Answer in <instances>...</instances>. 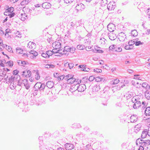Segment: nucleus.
I'll return each instance as SVG.
<instances>
[{
	"instance_id": "nucleus-48",
	"label": "nucleus",
	"mask_w": 150,
	"mask_h": 150,
	"mask_svg": "<svg viewBox=\"0 0 150 150\" xmlns=\"http://www.w3.org/2000/svg\"><path fill=\"white\" fill-rule=\"evenodd\" d=\"M116 47V45H113L110 46L109 47V50H114L115 51V49Z\"/></svg>"
},
{
	"instance_id": "nucleus-37",
	"label": "nucleus",
	"mask_w": 150,
	"mask_h": 150,
	"mask_svg": "<svg viewBox=\"0 0 150 150\" xmlns=\"http://www.w3.org/2000/svg\"><path fill=\"white\" fill-rule=\"evenodd\" d=\"M55 66L52 64H47L45 65V68L48 69L53 68L55 67Z\"/></svg>"
},
{
	"instance_id": "nucleus-46",
	"label": "nucleus",
	"mask_w": 150,
	"mask_h": 150,
	"mask_svg": "<svg viewBox=\"0 0 150 150\" xmlns=\"http://www.w3.org/2000/svg\"><path fill=\"white\" fill-rule=\"evenodd\" d=\"M72 76H73L72 75L70 74H68L66 76L64 75V80H65L67 81L69 80V79H70L71 78Z\"/></svg>"
},
{
	"instance_id": "nucleus-49",
	"label": "nucleus",
	"mask_w": 150,
	"mask_h": 150,
	"mask_svg": "<svg viewBox=\"0 0 150 150\" xmlns=\"http://www.w3.org/2000/svg\"><path fill=\"white\" fill-rule=\"evenodd\" d=\"M111 24H108V30L111 32H113L114 31V28H112L111 27Z\"/></svg>"
},
{
	"instance_id": "nucleus-22",
	"label": "nucleus",
	"mask_w": 150,
	"mask_h": 150,
	"mask_svg": "<svg viewBox=\"0 0 150 150\" xmlns=\"http://www.w3.org/2000/svg\"><path fill=\"white\" fill-rule=\"evenodd\" d=\"M19 18L22 21H24L28 18L27 15L25 13H21L19 16Z\"/></svg>"
},
{
	"instance_id": "nucleus-4",
	"label": "nucleus",
	"mask_w": 150,
	"mask_h": 150,
	"mask_svg": "<svg viewBox=\"0 0 150 150\" xmlns=\"http://www.w3.org/2000/svg\"><path fill=\"white\" fill-rule=\"evenodd\" d=\"M52 52L51 50H48L46 52L42 51L40 53L41 54V56L43 57L46 58H48L50 57V56L52 55Z\"/></svg>"
},
{
	"instance_id": "nucleus-33",
	"label": "nucleus",
	"mask_w": 150,
	"mask_h": 150,
	"mask_svg": "<svg viewBox=\"0 0 150 150\" xmlns=\"http://www.w3.org/2000/svg\"><path fill=\"white\" fill-rule=\"evenodd\" d=\"M100 89V87L99 85L97 84L94 86L93 88V90L95 91H98Z\"/></svg>"
},
{
	"instance_id": "nucleus-14",
	"label": "nucleus",
	"mask_w": 150,
	"mask_h": 150,
	"mask_svg": "<svg viewBox=\"0 0 150 150\" xmlns=\"http://www.w3.org/2000/svg\"><path fill=\"white\" fill-rule=\"evenodd\" d=\"M130 120L131 122H137L138 120V116L136 115H132L130 117Z\"/></svg>"
},
{
	"instance_id": "nucleus-3",
	"label": "nucleus",
	"mask_w": 150,
	"mask_h": 150,
	"mask_svg": "<svg viewBox=\"0 0 150 150\" xmlns=\"http://www.w3.org/2000/svg\"><path fill=\"white\" fill-rule=\"evenodd\" d=\"M64 50L66 52H69L72 53H74L76 49L73 46L70 47L69 46H66L64 47Z\"/></svg>"
},
{
	"instance_id": "nucleus-26",
	"label": "nucleus",
	"mask_w": 150,
	"mask_h": 150,
	"mask_svg": "<svg viewBox=\"0 0 150 150\" xmlns=\"http://www.w3.org/2000/svg\"><path fill=\"white\" fill-rule=\"evenodd\" d=\"M147 131V129H144V130L142 131L141 135L142 138H144L146 137L147 135H148V133Z\"/></svg>"
},
{
	"instance_id": "nucleus-16",
	"label": "nucleus",
	"mask_w": 150,
	"mask_h": 150,
	"mask_svg": "<svg viewBox=\"0 0 150 150\" xmlns=\"http://www.w3.org/2000/svg\"><path fill=\"white\" fill-rule=\"evenodd\" d=\"M9 82L10 83V87L11 89H14L17 88L16 81Z\"/></svg>"
},
{
	"instance_id": "nucleus-53",
	"label": "nucleus",
	"mask_w": 150,
	"mask_h": 150,
	"mask_svg": "<svg viewBox=\"0 0 150 150\" xmlns=\"http://www.w3.org/2000/svg\"><path fill=\"white\" fill-rule=\"evenodd\" d=\"M122 48L120 47H117V46L116 45V47L115 49V51H117L118 52H120L122 51Z\"/></svg>"
},
{
	"instance_id": "nucleus-23",
	"label": "nucleus",
	"mask_w": 150,
	"mask_h": 150,
	"mask_svg": "<svg viewBox=\"0 0 150 150\" xmlns=\"http://www.w3.org/2000/svg\"><path fill=\"white\" fill-rule=\"evenodd\" d=\"M31 98L30 104L31 105H33L34 104L37 105V103H36L35 97L33 96L32 98V96H31Z\"/></svg>"
},
{
	"instance_id": "nucleus-6",
	"label": "nucleus",
	"mask_w": 150,
	"mask_h": 150,
	"mask_svg": "<svg viewBox=\"0 0 150 150\" xmlns=\"http://www.w3.org/2000/svg\"><path fill=\"white\" fill-rule=\"evenodd\" d=\"M85 8L84 5L82 3L77 4L75 7V9L78 12L81 11L83 10Z\"/></svg>"
},
{
	"instance_id": "nucleus-58",
	"label": "nucleus",
	"mask_w": 150,
	"mask_h": 150,
	"mask_svg": "<svg viewBox=\"0 0 150 150\" xmlns=\"http://www.w3.org/2000/svg\"><path fill=\"white\" fill-rule=\"evenodd\" d=\"M94 71L97 73H98L102 72V70L101 69H95L93 70Z\"/></svg>"
},
{
	"instance_id": "nucleus-62",
	"label": "nucleus",
	"mask_w": 150,
	"mask_h": 150,
	"mask_svg": "<svg viewBox=\"0 0 150 150\" xmlns=\"http://www.w3.org/2000/svg\"><path fill=\"white\" fill-rule=\"evenodd\" d=\"M115 105L116 107L121 108L122 106V105L121 102H117L115 104Z\"/></svg>"
},
{
	"instance_id": "nucleus-41",
	"label": "nucleus",
	"mask_w": 150,
	"mask_h": 150,
	"mask_svg": "<svg viewBox=\"0 0 150 150\" xmlns=\"http://www.w3.org/2000/svg\"><path fill=\"white\" fill-rule=\"evenodd\" d=\"M120 82V80L118 79H116L113 80L112 82L113 84L115 85Z\"/></svg>"
},
{
	"instance_id": "nucleus-44",
	"label": "nucleus",
	"mask_w": 150,
	"mask_h": 150,
	"mask_svg": "<svg viewBox=\"0 0 150 150\" xmlns=\"http://www.w3.org/2000/svg\"><path fill=\"white\" fill-rule=\"evenodd\" d=\"M85 46L83 45H78L77 46V48L78 50H81L84 49Z\"/></svg>"
},
{
	"instance_id": "nucleus-50",
	"label": "nucleus",
	"mask_w": 150,
	"mask_h": 150,
	"mask_svg": "<svg viewBox=\"0 0 150 150\" xmlns=\"http://www.w3.org/2000/svg\"><path fill=\"white\" fill-rule=\"evenodd\" d=\"M6 64L8 65L10 67H12L13 65V62L12 61H9L6 63Z\"/></svg>"
},
{
	"instance_id": "nucleus-45",
	"label": "nucleus",
	"mask_w": 150,
	"mask_h": 150,
	"mask_svg": "<svg viewBox=\"0 0 150 150\" xmlns=\"http://www.w3.org/2000/svg\"><path fill=\"white\" fill-rule=\"evenodd\" d=\"M16 50L17 53L18 54H22L23 53V50L20 48L17 47L16 48Z\"/></svg>"
},
{
	"instance_id": "nucleus-13",
	"label": "nucleus",
	"mask_w": 150,
	"mask_h": 150,
	"mask_svg": "<svg viewBox=\"0 0 150 150\" xmlns=\"http://www.w3.org/2000/svg\"><path fill=\"white\" fill-rule=\"evenodd\" d=\"M144 140L142 139V138H139L136 141V144L137 146H144Z\"/></svg>"
},
{
	"instance_id": "nucleus-24",
	"label": "nucleus",
	"mask_w": 150,
	"mask_h": 150,
	"mask_svg": "<svg viewBox=\"0 0 150 150\" xmlns=\"http://www.w3.org/2000/svg\"><path fill=\"white\" fill-rule=\"evenodd\" d=\"M54 84V83L53 81H49L46 83V86L48 88H51L53 87Z\"/></svg>"
},
{
	"instance_id": "nucleus-5",
	"label": "nucleus",
	"mask_w": 150,
	"mask_h": 150,
	"mask_svg": "<svg viewBox=\"0 0 150 150\" xmlns=\"http://www.w3.org/2000/svg\"><path fill=\"white\" fill-rule=\"evenodd\" d=\"M36 89H38L40 91H42L44 89L45 85L44 83H41L40 82H37L34 86Z\"/></svg>"
},
{
	"instance_id": "nucleus-15",
	"label": "nucleus",
	"mask_w": 150,
	"mask_h": 150,
	"mask_svg": "<svg viewBox=\"0 0 150 150\" xmlns=\"http://www.w3.org/2000/svg\"><path fill=\"white\" fill-rule=\"evenodd\" d=\"M52 46L55 49H59L61 47V43L58 42H55L53 43Z\"/></svg>"
},
{
	"instance_id": "nucleus-51",
	"label": "nucleus",
	"mask_w": 150,
	"mask_h": 150,
	"mask_svg": "<svg viewBox=\"0 0 150 150\" xmlns=\"http://www.w3.org/2000/svg\"><path fill=\"white\" fill-rule=\"evenodd\" d=\"M19 73V71L18 70H15L13 71V76H17L18 75H19L18 74V73Z\"/></svg>"
},
{
	"instance_id": "nucleus-61",
	"label": "nucleus",
	"mask_w": 150,
	"mask_h": 150,
	"mask_svg": "<svg viewBox=\"0 0 150 150\" xmlns=\"http://www.w3.org/2000/svg\"><path fill=\"white\" fill-rule=\"evenodd\" d=\"M24 86L25 87V88L27 90H28L30 88V86L28 83H25Z\"/></svg>"
},
{
	"instance_id": "nucleus-7",
	"label": "nucleus",
	"mask_w": 150,
	"mask_h": 150,
	"mask_svg": "<svg viewBox=\"0 0 150 150\" xmlns=\"http://www.w3.org/2000/svg\"><path fill=\"white\" fill-rule=\"evenodd\" d=\"M39 144L40 150H49L50 147L42 143V142L40 141Z\"/></svg>"
},
{
	"instance_id": "nucleus-8",
	"label": "nucleus",
	"mask_w": 150,
	"mask_h": 150,
	"mask_svg": "<svg viewBox=\"0 0 150 150\" xmlns=\"http://www.w3.org/2000/svg\"><path fill=\"white\" fill-rule=\"evenodd\" d=\"M77 90L79 92H82L86 89V86L84 84H77Z\"/></svg>"
},
{
	"instance_id": "nucleus-1",
	"label": "nucleus",
	"mask_w": 150,
	"mask_h": 150,
	"mask_svg": "<svg viewBox=\"0 0 150 150\" xmlns=\"http://www.w3.org/2000/svg\"><path fill=\"white\" fill-rule=\"evenodd\" d=\"M139 99L137 96H134L132 98V102L134 103L133 105V107L134 109H138L139 107H141V103Z\"/></svg>"
},
{
	"instance_id": "nucleus-39",
	"label": "nucleus",
	"mask_w": 150,
	"mask_h": 150,
	"mask_svg": "<svg viewBox=\"0 0 150 150\" xmlns=\"http://www.w3.org/2000/svg\"><path fill=\"white\" fill-rule=\"evenodd\" d=\"M6 73L5 74L3 70H0V76L1 77H5L6 76Z\"/></svg>"
},
{
	"instance_id": "nucleus-2",
	"label": "nucleus",
	"mask_w": 150,
	"mask_h": 150,
	"mask_svg": "<svg viewBox=\"0 0 150 150\" xmlns=\"http://www.w3.org/2000/svg\"><path fill=\"white\" fill-rule=\"evenodd\" d=\"M14 10V8L12 7H10L9 9L6 10L4 12V15L6 16H9L10 18L14 17L15 15V13L13 12Z\"/></svg>"
},
{
	"instance_id": "nucleus-18",
	"label": "nucleus",
	"mask_w": 150,
	"mask_h": 150,
	"mask_svg": "<svg viewBox=\"0 0 150 150\" xmlns=\"http://www.w3.org/2000/svg\"><path fill=\"white\" fill-rule=\"evenodd\" d=\"M32 12L31 14H32L33 16H35L38 15L39 13V11L38 10L37 8L33 7L31 8Z\"/></svg>"
},
{
	"instance_id": "nucleus-56",
	"label": "nucleus",
	"mask_w": 150,
	"mask_h": 150,
	"mask_svg": "<svg viewBox=\"0 0 150 150\" xmlns=\"http://www.w3.org/2000/svg\"><path fill=\"white\" fill-rule=\"evenodd\" d=\"M124 47L125 49L126 50L132 49L133 48V47H131L129 45H125Z\"/></svg>"
},
{
	"instance_id": "nucleus-19",
	"label": "nucleus",
	"mask_w": 150,
	"mask_h": 150,
	"mask_svg": "<svg viewBox=\"0 0 150 150\" xmlns=\"http://www.w3.org/2000/svg\"><path fill=\"white\" fill-rule=\"evenodd\" d=\"M42 6L44 8H49L51 7V4L49 3L45 2L42 4Z\"/></svg>"
},
{
	"instance_id": "nucleus-54",
	"label": "nucleus",
	"mask_w": 150,
	"mask_h": 150,
	"mask_svg": "<svg viewBox=\"0 0 150 150\" xmlns=\"http://www.w3.org/2000/svg\"><path fill=\"white\" fill-rule=\"evenodd\" d=\"M58 80H62L63 79H65L64 75H63L58 76Z\"/></svg>"
},
{
	"instance_id": "nucleus-57",
	"label": "nucleus",
	"mask_w": 150,
	"mask_h": 150,
	"mask_svg": "<svg viewBox=\"0 0 150 150\" xmlns=\"http://www.w3.org/2000/svg\"><path fill=\"white\" fill-rule=\"evenodd\" d=\"M85 149L86 150H93L91 148V146L89 144L86 145Z\"/></svg>"
},
{
	"instance_id": "nucleus-40",
	"label": "nucleus",
	"mask_w": 150,
	"mask_h": 150,
	"mask_svg": "<svg viewBox=\"0 0 150 150\" xmlns=\"http://www.w3.org/2000/svg\"><path fill=\"white\" fill-rule=\"evenodd\" d=\"M17 86H19L20 87L22 86V80H21V79L19 80H18L17 81H16Z\"/></svg>"
},
{
	"instance_id": "nucleus-47",
	"label": "nucleus",
	"mask_w": 150,
	"mask_h": 150,
	"mask_svg": "<svg viewBox=\"0 0 150 150\" xmlns=\"http://www.w3.org/2000/svg\"><path fill=\"white\" fill-rule=\"evenodd\" d=\"M29 53L33 55H35V56H38V53L34 50H31L29 52Z\"/></svg>"
},
{
	"instance_id": "nucleus-36",
	"label": "nucleus",
	"mask_w": 150,
	"mask_h": 150,
	"mask_svg": "<svg viewBox=\"0 0 150 150\" xmlns=\"http://www.w3.org/2000/svg\"><path fill=\"white\" fill-rule=\"evenodd\" d=\"M23 9L24 10H25V11L26 12V13H31L32 8H23Z\"/></svg>"
},
{
	"instance_id": "nucleus-34",
	"label": "nucleus",
	"mask_w": 150,
	"mask_h": 150,
	"mask_svg": "<svg viewBox=\"0 0 150 150\" xmlns=\"http://www.w3.org/2000/svg\"><path fill=\"white\" fill-rule=\"evenodd\" d=\"M144 144H143L144 146H147L150 144V140L148 139L144 140Z\"/></svg>"
},
{
	"instance_id": "nucleus-42",
	"label": "nucleus",
	"mask_w": 150,
	"mask_h": 150,
	"mask_svg": "<svg viewBox=\"0 0 150 150\" xmlns=\"http://www.w3.org/2000/svg\"><path fill=\"white\" fill-rule=\"evenodd\" d=\"M131 34L133 36L135 37L137 35L138 33L136 30H134L132 31Z\"/></svg>"
},
{
	"instance_id": "nucleus-12",
	"label": "nucleus",
	"mask_w": 150,
	"mask_h": 150,
	"mask_svg": "<svg viewBox=\"0 0 150 150\" xmlns=\"http://www.w3.org/2000/svg\"><path fill=\"white\" fill-rule=\"evenodd\" d=\"M36 44L33 42H29L28 44L27 47L30 49H34L36 48Z\"/></svg>"
},
{
	"instance_id": "nucleus-43",
	"label": "nucleus",
	"mask_w": 150,
	"mask_h": 150,
	"mask_svg": "<svg viewBox=\"0 0 150 150\" xmlns=\"http://www.w3.org/2000/svg\"><path fill=\"white\" fill-rule=\"evenodd\" d=\"M5 47H6V49L8 52H13V50H12L11 47L8 46L7 45H6Z\"/></svg>"
},
{
	"instance_id": "nucleus-60",
	"label": "nucleus",
	"mask_w": 150,
	"mask_h": 150,
	"mask_svg": "<svg viewBox=\"0 0 150 150\" xmlns=\"http://www.w3.org/2000/svg\"><path fill=\"white\" fill-rule=\"evenodd\" d=\"M61 55H59L58 54H56L55 55L57 56H62V55L63 54H66L67 52H66L65 51L64 49V50L63 51H61Z\"/></svg>"
},
{
	"instance_id": "nucleus-32",
	"label": "nucleus",
	"mask_w": 150,
	"mask_h": 150,
	"mask_svg": "<svg viewBox=\"0 0 150 150\" xmlns=\"http://www.w3.org/2000/svg\"><path fill=\"white\" fill-rule=\"evenodd\" d=\"M71 127L73 128H80L81 126L79 123H74L72 125Z\"/></svg>"
},
{
	"instance_id": "nucleus-25",
	"label": "nucleus",
	"mask_w": 150,
	"mask_h": 150,
	"mask_svg": "<svg viewBox=\"0 0 150 150\" xmlns=\"http://www.w3.org/2000/svg\"><path fill=\"white\" fill-rule=\"evenodd\" d=\"M142 87L145 88L146 90H149L150 89V86L146 82H144L142 84Z\"/></svg>"
},
{
	"instance_id": "nucleus-9",
	"label": "nucleus",
	"mask_w": 150,
	"mask_h": 150,
	"mask_svg": "<svg viewBox=\"0 0 150 150\" xmlns=\"http://www.w3.org/2000/svg\"><path fill=\"white\" fill-rule=\"evenodd\" d=\"M20 75H18L17 76H16L12 75L11 76V77H9L8 79V81L12 82L13 81H17L18 80L20 79Z\"/></svg>"
},
{
	"instance_id": "nucleus-52",
	"label": "nucleus",
	"mask_w": 150,
	"mask_h": 150,
	"mask_svg": "<svg viewBox=\"0 0 150 150\" xmlns=\"http://www.w3.org/2000/svg\"><path fill=\"white\" fill-rule=\"evenodd\" d=\"M135 43V42L134 41H133V40H131L128 42V44L129 45H130L131 47H133V46H132V45L134 44Z\"/></svg>"
},
{
	"instance_id": "nucleus-28",
	"label": "nucleus",
	"mask_w": 150,
	"mask_h": 150,
	"mask_svg": "<svg viewBox=\"0 0 150 150\" xmlns=\"http://www.w3.org/2000/svg\"><path fill=\"white\" fill-rule=\"evenodd\" d=\"M78 88L77 87V85H73L72 86L71 88L70 89L69 91L73 93L77 90Z\"/></svg>"
},
{
	"instance_id": "nucleus-59",
	"label": "nucleus",
	"mask_w": 150,
	"mask_h": 150,
	"mask_svg": "<svg viewBox=\"0 0 150 150\" xmlns=\"http://www.w3.org/2000/svg\"><path fill=\"white\" fill-rule=\"evenodd\" d=\"M124 96H126L127 99H129L131 98L132 96V94H130L128 93H126Z\"/></svg>"
},
{
	"instance_id": "nucleus-29",
	"label": "nucleus",
	"mask_w": 150,
	"mask_h": 150,
	"mask_svg": "<svg viewBox=\"0 0 150 150\" xmlns=\"http://www.w3.org/2000/svg\"><path fill=\"white\" fill-rule=\"evenodd\" d=\"M145 114L146 116L150 115V107H148L146 108L145 110Z\"/></svg>"
},
{
	"instance_id": "nucleus-11",
	"label": "nucleus",
	"mask_w": 150,
	"mask_h": 150,
	"mask_svg": "<svg viewBox=\"0 0 150 150\" xmlns=\"http://www.w3.org/2000/svg\"><path fill=\"white\" fill-rule=\"evenodd\" d=\"M126 38V35L124 33L121 32L119 34V39L120 41H124Z\"/></svg>"
},
{
	"instance_id": "nucleus-55",
	"label": "nucleus",
	"mask_w": 150,
	"mask_h": 150,
	"mask_svg": "<svg viewBox=\"0 0 150 150\" xmlns=\"http://www.w3.org/2000/svg\"><path fill=\"white\" fill-rule=\"evenodd\" d=\"M1 66L2 67H4V64H6V61L5 59H3L2 60H1Z\"/></svg>"
},
{
	"instance_id": "nucleus-21",
	"label": "nucleus",
	"mask_w": 150,
	"mask_h": 150,
	"mask_svg": "<svg viewBox=\"0 0 150 150\" xmlns=\"http://www.w3.org/2000/svg\"><path fill=\"white\" fill-rule=\"evenodd\" d=\"M18 64L21 66H24L25 65L29 64L28 62H25V61L18 60L17 62Z\"/></svg>"
},
{
	"instance_id": "nucleus-20",
	"label": "nucleus",
	"mask_w": 150,
	"mask_h": 150,
	"mask_svg": "<svg viewBox=\"0 0 150 150\" xmlns=\"http://www.w3.org/2000/svg\"><path fill=\"white\" fill-rule=\"evenodd\" d=\"M142 125L141 124H139L135 125L134 128V132L137 133L141 129Z\"/></svg>"
},
{
	"instance_id": "nucleus-38",
	"label": "nucleus",
	"mask_w": 150,
	"mask_h": 150,
	"mask_svg": "<svg viewBox=\"0 0 150 150\" xmlns=\"http://www.w3.org/2000/svg\"><path fill=\"white\" fill-rule=\"evenodd\" d=\"M73 77L72 76L71 78L70 79H69V80L67 81L70 84H72L76 80L75 79L73 78Z\"/></svg>"
},
{
	"instance_id": "nucleus-64",
	"label": "nucleus",
	"mask_w": 150,
	"mask_h": 150,
	"mask_svg": "<svg viewBox=\"0 0 150 150\" xmlns=\"http://www.w3.org/2000/svg\"><path fill=\"white\" fill-rule=\"evenodd\" d=\"M65 3L66 4L71 3L73 2L74 0H64Z\"/></svg>"
},
{
	"instance_id": "nucleus-63",
	"label": "nucleus",
	"mask_w": 150,
	"mask_h": 150,
	"mask_svg": "<svg viewBox=\"0 0 150 150\" xmlns=\"http://www.w3.org/2000/svg\"><path fill=\"white\" fill-rule=\"evenodd\" d=\"M136 46H139L141 45H142L144 44L143 42H141L140 41H136L135 42Z\"/></svg>"
},
{
	"instance_id": "nucleus-27",
	"label": "nucleus",
	"mask_w": 150,
	"mask_h": 150,
	"mask_svg": "<svg viewBox=\"0 0 150 150\" xmlns=\"http://www.w3.org/2000/svg\"><path fill=\"white\" fill-rule=\"evenodd\" d=\"M115 8V5H113L111 3H109L108 4L107 8L109 10H113Z\"/></svg>"
},
{
	"instance_id": "nucleus-31",
	"label": "nucleus",
	"mask_w": 150,
	"mask_h": 150,
	"mask_svg": "<svg viewBox=\"0 0 150 150\" xmlns=\"http://www.w3.org/2000/svg\"><path fill=\"white\" fill-rule=\"evenodd\" d=\"M96 81L98 82H104L105 80L103 78H101L100 76H98L96 78H95Z\"/></svg>"
},
{
	"instance_id": "nucleus-35",
	"label": "nucleus",
	"mask_w": 150,
	"mask_h": 150,
	"mask_svg": "<svg viewBox=\"0 0 150 150\" xmlns=\"http://www.w3.org/2000/svg\"><path fill=\"white\" fill-rule=\"evenodd\" d=\"M30 1V0H23L21 2L20 4L22 6H24L27 4Z\"/></svg>"
},
{
	"instance_id": "nucleus-30",
	"label": "nucleus",
	"mask_w": 150,
	"mask_h": 150,
	"mask_svg": "<svg viewBox=\"0 0 150 150\" xmlns=\"http://www.w3.org/2000/svg\"><path fill=\"white\" fill-rule=\"evenodd\" d=\"M145 96L146 98L148 99H150V92L149 90H146L145 93Z\"/></svg>"
},
{
	"instance_id": "nucleus-17",
	"label": "nucleus",
	"mask_w": 150,
	"mask_h": 150,
	"mask_svg": "<svg viewBox=\"0 0 150 150\" xmlns=\"http://www.w3.org/2000/svg\"><path fill=\"white\" fill-rule=\"evenodd\" d=\"M73 144L70 143H66L65 145V147L66 150H71L74 148Z\"/></svg>"
},
{
	"instance_id": "nucleus-10",
	"label": "nucleus",
	"mask_w": 150,
	"mask_h": 150,
	"mask_svg": "<svg viewBox=\"0 0 150 150\" xmlns=\"http://www.w3.org/2000/svg\"><path fill=\"white\" fill-rule=\"evenodd\" d=\"M31 71L29 70L24 71L22 72V76L26 78L29 77L31 75Z\"/></svg>"
}]
</instances>
